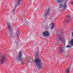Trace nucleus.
<instances>
[{"instance_id": "6e6552de", "label": "nucleus", "mask_w": 73, "mask_h": 73, "mask_svg": "<svg viewBox=\"0 0 73 73\" xmlns=\"http://www.w3.org/2000/svg\"><path fill=\"white\" fill-rule=\"evenodd\" d=\"M42 35L43 37H46V36H49V32L48 31L44 32L43 33Z\"/></svg>"}, {"instance_id": "0eeeda50", "label": "nucleus", "mask_w": 73, "mask_h": 73, "mask_svg": "<svg viewBox=\"0 0 73 73\" xmlns=\"http://www.w3.org/2000/svg\"><path fill=\"white\" fill-rule=\"evenodd\" d=\"M66 7H67V6L66 4L64 5L60 3L59 5L60 8H63L64 7V9H66Z\"/></svg>"}, {"instance_id": "2eb2a0df", "label": "nucleus", "mask_w": 73, "mask_h": 73, "mask_svg": "<svg viewBox=\"0 0 73 73\" xmlns=\"http://www.w3.org/2000/svg\"><path fill=\"white\" fill-rule=\"evenodd\" d=\"M63 0H59L57 2L58 3H62L63 2Z\"/></svg>"}, {"instance_id": "f3484780", "label": "nucleus", "mask_w": 73, "mask_h": 73, "mask_svg": "<svg viewBox=\"0 0 73 73\" xmlns=\"http://www.w3.org/2000/svg\"><path fill=\"white\" fill-rule=\"evenodd\" d=\"M19 33V32L17 31V36H18V37H19V34H18Z\"/></svg>"}, {"instance_id": "4be33fe9", "label": "nucleus", "mask_w": 73, "mask_h": 73, "mask_svg": "<svg viewBox=\"0 0 73 73\" xmlns=\"http://www.w3.org/2000/svg\"><path fill=\"white\" fill-rule=\"evenodd\" d=\"M70 20H68V21L69 22V21H70Z\"/></svg>"}, {"instance_id": "a211bd4d", "label": "nucleus", "mask_w": 73, "mask_h": 73, "mask_svg": "<svg viewBox=\"0 0 73 73\" xmlns=\"http://www.w3.org/2000/svg\"><path fill=\"white\" fill-rule=\"evenodd\" d=\"M58 45H59V46H62L61 44H60V43H58Z\"/></svg>"}, {"instance_id": "4468645a", "label": "nucleus", "mask_w": 73, "mask_h": 73, "mask_svg": "<svg viewBox=\"0 0 73 73\" xmlns=\"http://www.w3.org/2000/svg\"><path fill=\"white\" fill-rule=\"evenodd\" d=\"M51 29H53L54 28V24H53V23H51Z\"/></svg>"}, {"instance_id": "9b49d317", "label": "nucleus", "mask_w": 73, "mask_h": 73, "mask_svg": "<svg viewBox=\"0 0 73 73\" xmlns=\"http://www.w3.org/2000/svg\"><path fill=\"white\" fill-rule=\"evenodd\" d=\"M58 41L59 42H62L64 40H63V39L60 36V35H58Z\"/></svg>"}, {"instance_id": "aec40b11", "label": "nucleus", "mask_w": 73, "mask_h": 73, "mask_svg": "<svg viewBox=\"0 0 73 73\" xmlns=\"http://www.w3.org/2000/svg\"><path fill=\"white\" fill-rule=\"evenodd\" d=\"M71 17V16H70L68 17V18H70Z\"/></svg>"}, {"instance_id": "7ed1b4c3", "label": "nucleus", "mask_w": 73, "mask_h": 73, "mask_svg": "<svg viewBox=\"0 0 73 73\" xmlns=\"http://www.w3.org/2000/svg\"><path fill=\"white\" fill-rule=\"evenodd\" d=\"M7 25L9 27V30L10 31L9 32V34L10 37H12V36H13V33H12V32L11 31V24L8 23L7 24Z\"/></svg>"}, {"instance_id": "39448f33", "label": "nucleus", "mask_w": 73, "mask_h": 73, "mask_svg": "<svg viewBox=\"0 0 73 73\" xmlns=\"http://www.w3.org/2000/svg\"><path fill=\"white\" fill-rule=\"evenodd\" d=\"M5 61V56H1V64H3L4 63Z\"/></svg>"}, {"instance_id": "f257e3e1", "label": "nucleus", "mask_w": 73, "mask_h": 73, "mask_svg": "<svg viewBox=\"0 0 73 73\" xmlns=\"http://www.w3.org/2000/svg\"><path fill=\"white\" fill-rule=\"evenodd\" d=\"M35 57V61L36 63V65L37 66L38 69L40 70V69H41V65L42 64L40 62L41 60H40V58H39V52H36V54Z\"/></svg>"}, {"instance_id": "ddd939ff", "label": "nucleus", "mask_w": 73, "mask_h": 73, "mask_svg": "<svg viewBox=\"0 0 73 73\" xmlns=\"http://www.w3.org/2000/svg\"><path fill=\"white\" fill-rule=\"evenodd\" d=\"M70 42H69V44H70V43L71 45V46H73V39H72L70 40Z\"/></svg>"}, {"instance_id": "423d86ee", "label": "nucleus", "mask_w": 73, "mask_h": 73, "mask_svg": "<svg viewBox=\"0 0 73 73\" xmlns=\"http://www.w3.org/2000/svg\"><path fill=\"white\" fill-rule=\"evenodd\" d=\"M18 57L19 60L21 62V59H22V52H21V51H19Z\"/></svg>"}, {"instance_id": "f03ea898", "label": "nucleus", "mask_w": 73, "mask_h": 73, "mask_svg": "<svg viewBox=\"0 0 73 73\" xmlns=\"http://www.w3.org/2000/svg\"><path fill=\"white\" fill-rule=\"evenodd\" d=\"M15 3L17 4V6H15V7L13 9V12H14L16 11V7L19 6L20 4V2L22 1V0H15Z\"/></svg>"}, {"instance_id": "9d476101", "label": "nucleus", "mask_w": 73, "mask_h": 73, "mask_svg": "<svg viewBox=\"0 0 73 73\" xmlns=\"http://www.w3.org/2000/svg\"><path fill=\"white\" fill-rule=\"evenodd\" d=\"M25 58L27 60H25V61H27V60H28V58H29L30 62H33L34 61V60H33V58L32 57L30 56L29 57H27V58Z\"/></svg>"}, {"instance_id": "f8f14e48", "label": "nucleus", "mask_w": 73, "mask_h": 73, "mask_svg": "<svg viewBox=\"0 0 73 73\" xmlns=\"http://www.w3.org/2000/svg\"><path fill=\"white\" fill-rule=\"evenodd\" d=\"M71 66H70L66 70V73H70V70L71 69Z\"/></svg>"}, {"instance_id": "1a4fd4ad", "label": "nucleus", "mask_w": 73, "mask_h": 73, "mask_svg": "<svg viewBox=\"0 0 73 73\" xmlns=\"http://www.w3.org/2000/svg\"><path fill=\"white\" fill-rule=\"evenodd\" d=\"M64 47H60L59 48V52L60 53H64V52L65 50V48L64 49Z\"/></svg>"}, {"instance_id": "412c9836", "label": "nucleus", "mask_w": 73, "mask_h": 73, "mask_svg": "<svg viewBox=\"0 0 73 73\" xmlns=\"http://www.w3.org/2000/svg\"><path fill=\"white\" fill-rule=\"evenodd\" d=\"M71 4H73V2H71Z\"/></svg>"}, {"instance_id": "20e7f679", "label": "nucleus", "mask_w": 73, "mask_h": 73, "mask_svg": "<svg viewBox=\"0 0 73 73\" xmlns=\"http://www.w3.org/2000/svg\"><path fill=\"white\" fill-rule=\"evenodd\" d=\"M50 13V9L49 8L48 9L47 11L44 13V16L45 17L46 19V20H47V16Z\"/></svg>"}, {"instance_id": "6ab92c4d", "label": "nucleus", "mask_w": 73, "mask_h": 73, "mask_svg": "<svg viewBox=\"0 0 73 73\" xmlns=\"http://www.w3.org/2000/svg\"><path fill=\"white\" fill-rule=\"evenodd\" d=\"M72 36L73 37V32H72Z\"/></svg>"}, {"instance_id": "dca6fc26", "label": "nucleus", "mask_w": 73, "mask_h": 73, "mask_svg": "<svg viewBox=\"0 0 73 73\" xmlns=\"http://www.w3.org/2000/svg\"><path fill=\"white\" fill-rule=\"evenodd\" d=\"M72 48V46H70L69 45H67L66 46V48Z\"/></svg>"}]
</instances>
